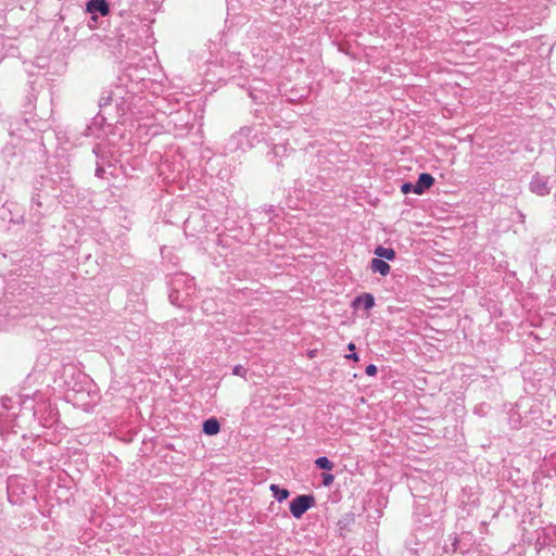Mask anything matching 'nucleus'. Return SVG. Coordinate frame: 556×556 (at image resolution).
Segmentation results:
<instances>
[{"label":"nucleus","mask_w":556,"mask_h":556,"mask_svg":"<svg viewBox=\"0 0 556 556\" xmlns=\"http://www.w3.org/2000/svg\"><path fill=\"white\" fill-rule=\"evenodd\" d=\"M195 290L192 277L186 274H176L170 280L169 300L175 305H182Z\"/></svg>","instance_id":"obj_1"},{"label":"nucleus","mask_w":556,"mask_h":556,"mask_svg":"<svg viewBox=\"0 0 556 556\" xmlns=\"http://www.w3.org/2000/svg\"><path fill=\"white\" fill-rule=\"evenodd\" d=\"M348 349H349L350 351L355 350V344H354V343H350V344L348 345Z\"/></svg>","instance_id":"obj_22"},{"label":"nucleus","mask_w":556,"mask_h":556,"mask_svg":"<svg viewBox=\"0 0 556 556\" xmlns=\"http://www.w3.org/2000/svg\"><path fill=\"white\" fill-rule=\"evenodd\" d=\"M111 1H112V4H113V5H118V7H121V5H122V1H123V0H111Z\"/></svg>","instance_id":"obj_21"},{"label":"nucleus","mask_w":556,"mask_h":556,"mask_svg":"<svg viewBox=\"0 0 556 556\" xmlns=\"http://www.w3.org/2000/svg\"><path fill=\"white\" fill-rule=\"evenodd\" d=\"M3 48H4V41L3 39L0 37V62L3 60V58L5 56V53H3Z\"/></svg>","instance_id":"obj_19"},{"label":"nucleus","mask_w":556,"mask_h":556,"mask_svg":"<svg viewBox=\"0 0 556 556\" xmlns=\"http://www.w3.org/2000/svg\"><path fill=\"white\" fill-rule=\"evenodd\" d=\"M453 551H456V541L453 543Z\"/></svg>","instance_id":"obj_24"},{"label":"nucleus","mask_w":556,"mask_h":556,"mask_svg":"<svg viewBox=\"0 0 556 556\" xmlns=\"http://www.w3.org/2000/svg\"><path fill=\"white\" fill-rule=\"evenodd\" d=\"M414 186L412 182H404L402 186H401V191L404 193V194H407L409 192H414Z\"/></svg>","instance_id":"obj_16"},{"label":"nucleus","mask_w":556,"mask_h":556,"mask_svg":"<svg viewBox=\"0 0 556 556\" xmlns=\"http://www.w3.org/2000/svg\"><path fill=\"white\" fill-rule=\"evenodd\" d=\"M21 162V156L15 144H7L0 152V169H4L10 165H16Z\"/></svg>","instance_id":"obj_4"},{"label":"nucleus","mask_w":556,"mask_h":556,"mask_svg":"<svg viewBox=\"0 0 556 556\" xmlns=\"http://www.w3.org/2000/svg\"><path fill=\"white\" fill-rule=\"evenodd\" d=\"M349 359L358 361V355L356 353H352L345 356Z\"/></svg>","instance_id":"obj_20"},{"label":"nucleus","mask_w":556,"mask_h":556,"mask_svg":"<svg viewBox=\"0 0 556 556\" xmlns=\"http://www.w3.org/2000/svg\"><path fill=\"white\" fill-rule=\"evenodd\" d=\"M277 150H278V148H277V147H274V152H275L276 154L278 153V152H277Z\"/></svg>","instance_id":"obj_25"},{"label":"nucleus","mask_w":556,"mask_h":556,"mask_svg":"<svg viewBox=\"0 0 556 556\" xmlns=\"http://www.w3.org/2000/svg\"><path fill=\"white\" fill-rule=\"evenodd\" d=\"M314 505L315 497L313 495H299L290 502V513L294 518L300 519Z\"/></svg>","instance_id":"obj_2"},{"label":"nucleus","mask_w":556,"mask_h":556,"mask_svg":"<svg viewBox=\"0 0 556 556\" xmlns=\"http://www.w3.org/2000/svg\"><path fill=\"white\" fill-rule=\"evenodd\" d=\"M334 477L331 473H323V484L329 486L333 483Z\"/></svg>","instance_id":"obj_15"},{"label":"nucleus","mask_w":556,"mask_h":556,"mask_svg":"<svg viewBox=\"0 0 556 556\" xmlns=\"http://www.w3.org/2000/svg\"><path fill=\"white\" fill-rule=\"evenodd\" d=\"M369 267L372 273H379L383 277L388 276L391 270V266L386 261L378 257H374L370 261Z\"/></svg>","instance_id":"obj_9"},{"label":"nucleus","mask_w":556,"mask_h":556,"mask_svg":"<svg viewBox=\"0 0 556 556\" xmlns=\"http://www.w3.org/2000/svg\"><path fill=\"white\" fill-rule=\"evenodd\" d=\"M269 490L273 493V496L279 502H283L287 500L290 495V492L287 489H281L277 484H270Z\"/></svg>","instance_id":"obj_12"},{"label":"nucleus","mask_w":556,"mask_h":556,"mask_svg":"<svg viewBox=\"0 0 556 556\" xmlns=\"http://www.w3.org/2000/svg\"><path fill=\"white\" fill-rule=\"evenodd\" d=\"M104 173H105V170H104L103 166L98 164V166L96 168V176L99 178H103Z\"/></svg>","instance_id":"obj_18"},{"label":"nucleus","mask_w":556,"mask_h":556,"mask_svg":"<svg viewBox=\"0 0 556 556\" xmlns=\"http://www.w3.org/2000/svg\"><path fill=\"white\" fill-rule=\"evenodd\" d=\"M93 152L98 155L99 147H96V148L93 149Z\"/></svg>","instance_id":"obj_23"},{"label":"nucleus","mask_w":556,"mask_h":556,"mask_svg":"<svg viewBox=\"0 0 556 556\" xmlns=\"http://www.w3.org/2000/svg\"><path fill=\"white\" fill-rule=\"evenodd\" d=\"M530 190L540 197L549 194L551 188L548 186V178L535 174L530 181Z\"/></svg>","instance_id":"obj_5"},{"label":"nucleus","mask_w":556,"mask_h":556,"mask_svg":"<svg viewBox=\"0 0 556 556\" xmlns=\"http://www.w3.org/2000/svg\"><path fill=\"white\" fill-rule=\"evenodd\" d=\"M253 129L250 127H242L237 131L229 140L228 148L231 151L245 150L247 148L253 147V142L250 140V136Z\"/></svg>","instance_id":"obj_3"},{"label":"nucleus","mask_w":556,"mask_h":556,"mask_svg":"<svg viewBox=\"0 0 556 556\" xmlns=\"http://www.w3.org/2000/svg\"><path fill=\"white\" fill-rule=\"evenodd\" d=\"M315 464L319 469H324V470H332V468H333V463L331 460H329L326 456L318 457L315 460Z\"/></svg>","instance_id":"obj_13"},{"label":"nucleus","mask_w":556,"mask_h":556,"mask_svg":"<svg viewBox=\"0 0 556 556\" xmlns=\"http://www.w3.org/2000/svg\"><path fill=\"white\" fill-rule=\"evenodd\" d=\"M203 432L207 435H215L220 430L219 421L215 418H208L203 422Z\"/></svg>","instance_id":"obj_10"},{"label":"nucleus","mask_w":556,"mask_h":556,"mask_svg":"<svg viewBox=\"0 0 556 556\" xmlns=\"http://www.w3.org/2000/svg\"><path fill=\"white\" fill-rule=\"evenodd\" d=\"M248 370L242 365H236L232 368V375L247 378Z\"/></svg>","instance_id":"obj_14"},{"label":"nucleus","mask_w":556,"mask_h":556,"mask_svg":"<svg viewBox=\"0 0 556 556\" xmlns=\"http://www.w3.org/2000/svg\"><path fill=\"white\" fill-rule=\"evenodd\" d=\"M110 4L108 0H89L87 3V10L90 13H100L102 16H106L110 12Z\"/></svg>","instance_id":"obj_7"},{"label":"nucleus","mask_w":556,"mask_h":556,"mask_svg":"<svg viewBox=\"0 0 556 556\" xmlns=\"http://www.w3.org/2000/svg\"><path fill=\"white\" fill-rule=\"evenodd\" d=\"M353 306L355 308L362 306L366 311H369L375 306V298L371 293H363L354 299Z\"/></svg>","instance_id":"obj_8"},{"label":"nucleus","mask_w":556,"mask_h":556,"mask_svg":"<svg viewBox=\"0 0 556 556\" xmlns=\"http://www.w3.org/2000/svg\"><path fill=\"white\" fill-rule=\"evenodd\" d=\"M375 255L383 261H392L395 258V251L391 248H384L382 245H379L374 251Z\"/></svg>","instance_id":"obj_11"},{"label":"nucleus","mask_w":556,"mask_h":556,"mask_svg":"<svg viewBox=\"0 0 556 556\" xmlns=\"http://www.w3.org/2000/svg\"><path fill=\"white\" fill-rule=\"evenodd\" d=\"M433 184H434V178L428 173H422L419 175L417 182L414 186V192L416 194H422Z\"/></svg>","instance_id":"obj_6"},{"label":"nucleus","mask_w":556,"mask_h":556,"mask_svg":"<svg viewBox=\"0 0 556 556\" xmlns=\"http://www.w3.org/2000/svg\"><path fill=\"white\" fill-rule=\"evenodd\" d=\"M366 375L375 376L377 374V366L374 364H369L365 369Z\"/></svg>","instance_id":"obj_17"}]
</instances>
